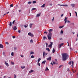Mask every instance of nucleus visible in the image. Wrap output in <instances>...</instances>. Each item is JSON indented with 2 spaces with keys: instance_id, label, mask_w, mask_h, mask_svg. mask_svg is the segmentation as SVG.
I'll list each match as a JSON object with an SVG mask.
<instances>
[{
  "instance_id": "1",
  "label": "nucleus",
  "mask_w": 78,
  "mask_h": 78,
  "mask_svg": "<svg viewBox=\"0 0 78 78\" xmlns=\"http://www.w3.org/2000/svg\"><path fill=\"white\" fill-rule=\"evenodd\" d=\"M62 61H66V60L67 59V58H69V55H68L67 54L64 53L62 55Z\"/></svg>"
},
{
  "instance_id": "2",
  "label": "nucleus",
  "mask_w": 78,
  "mask_h": 78,
  "mask_svg": "<svg viewBox=\"0 0 78 78\" xmlns=\"http://www.w3.org/2000/svg\"><path fill=\"white\" fill-rule=\"evenodd\" d=\"M65 19L64 20L65 21V24H66L67 22V23H70V22L69 20H67V17H65Z\"/></svg>"
},
{
  "instance_id": "3",
  "label": "nucleus",
  "mask_w": 78,
  "mask_h": 78,
  "mask_svg": "<svg viewBox=\"0 0 78 78\" xmlns=\"http://www.w3.org/2000/svg\"><path fill=\"white\" fill-rule=\"evenodd\" d=\"M52 36V34H48V38L49 40L51 39V37Z\"/></svg>"
},
{
  "instance_id": "4",
  "label": "nucleus",
  "mask_w": 78,
  "mask_h": 78,
  "mask_svg": "<svg viewBox=\"0 0 78 78\" xmlns=\"http://www.w3.org/2000/svg\"><path fill=\"white\" fill-rule=\"evenodd\" d=\"M53 29H50L48 30L49 31V34H51V32H53Z\"/></svg>"
},
{
  "instance_id": "5",
  "label": "nucleus",
  "mask_w": 78,
  "mask_h": 78,
  "mask_svg": "<svg viewBox=\"0 0 78 78\" xmlns=\"http://www.w3.org/2000/svg\"><path fill=\"white\" fill-rule=\"evenodd\" d=\"M48 53H45V52H43V57H44V58L45 57V55H47Z\"/></svg>"
},
{
  "instance_id": "6",
  "label": "nucleus",
  "mask_w": 78,
  "mask_h": 78,
  "mask_svg": "<svg viewBox=\"0 0 78 78\" xmlns=\"http://www.w3.org/2000/svg\"><path fill=\"white\" fill-rule=\"evenodd\" d=\"M51 44L49 45V47L50 48L52 47V45H53V42H50Z\"/></svg>"
},
{
  "instance_id": "7",
  "label": "nucleus",
  "mask_w": 78,
  "mask_h": 78,
  "mask_svg": "<svg viewBox=\"0 0 78 78\" xmlns=\"http://www.w3.org/2000/svg\"><path fill=\"white\" fill-rule=\"evenodd\" d=\"M47 60H48V61H51V57H49V58H48Z\"/></svg>"
},
{
  "instance_id": "8",
  "label": "nucleus",
  "mask_w": 78,
  "mask_h": 78,
  "mask_svg": "<svg viewBox=\"0 0 78 78\" xmlns=\"http://www.w3.org/2000/svg\"><path fill=\"white\" fill-rule=\"evenodd\" d=\"M13 30L14 31H16V30H17V27H16V26H14L13 28Z\"/></svg>"
},
{
  "instance_id": "9",
  "label": "nucleus",
  "mask_w": 78,
  "mask_h": 78,
  "mask_svg": "<svg viewBox=\"0 0 78 78\" xmlns=\"http://www.w3.org/2000/svg\"><path fill=\"white\" fill-rule=\"evenodd\" d=\"M5 65H6V66H7V67H8V66H9V65L8 64V63L6 62V61H5Z\"/></svg>"
},
{
  "instance_id": "10",
  "label": "nucleus",
  "mask_w": 78,
  "mask_h": 78,
  "mask_svg": "<svg viewBox=\"0 0 78 78\" xmlns=\"http://www.w3.org/2000/svg\"><path fill=\"white\" fill-rule=\"evenodd\" d=\"M41 13H40L39 14H37V17H39V16H41Z\"/></svg>"
},
{
  "instance_id": "11",
  "label": "nucleus",
  "mask_w": 78,
  "mask_h": 78,
  "mask_svg": "<svg viewBox=\"0 0 78 78\" xmlns=\"http://www.w3.org/2000/svg\"><path fill=\"white\" fill-rule=\"evenodd\" d=\"M0 48H3V46L1 44H0Z\"/></svg>"
},
{
  "instance_id": "12",
  "label": "nucleus",
  "mask_w": 78,
  "mask_h": 78,
  "mask_svg": "<svg viewBox=\"0 0 78 78\" xmlns=\"http://www.w3.org/2000/svg\"><path fill=\"white\" fill-rule=\"evenodd\" d=\"M45 71H47V70H49V69H48V67H46V69H45Z\"/></svg>"
},
{
  "instance_id": "13",
  "label": "nucleus",
  "mask_w": 78,
  "mask_h": 78,
  "mask_svg": "<svg viewBox=\"0 0 78 78\" xmlns=\"http://www.w3.org/2000/svg\"><path fill=\"white\" fill-rule=\"evenodd\" d=\"M33 25V24H31L30 23V28H31V27H32V25Z\"/></svg>"
},
{
  "instance_id": "14",
  "label": "nucleus",
  "mask_w": 78,
  "mask_h": 78,
  "mask_svg": "<svg viewBox=\"0 0 78 78\" xmlns=\"http://www.w3.org/2000/svg\"><path fill=\"white\" fill-rule=\"evenodd\" d=\"M55 52V49L54 48L52 50V53H54Z\"/></svg>"
},
{
  "instance_id": "15",
  "label": "nucleus",
  "mask_w": 78,
  "mask_h": 78,
  "mask_svg": "<svg viewBox=\"0 0 78 78\" xmlns=\"http://www.w3.org/2000/svg\"><path fill=\"white\" fill-rule=\"evenodd\" d=\"M9 25L10 27H11V26H12V22H10Z\"/></svg>"
},
{
  "instance_id": "16",
  "label": "nucleus",
  "mask_w": 78,
  "mask_h": 78,
  "mask_svg": "<svg viewBox=\"0 0 78 78\" xmlns=\"http://www.w3.org/2000/svg\"><path fill=\"white\" fill-rule=\"evenodd\" d=\"M21 68L22 69H25V66H21Z\"/></svg>"
},
{
  "instance_id": "17",
  "label": "nucleus",
  "mask_w": 78,
  "mask_h": 78,
  "mask_svg": "<svg viewBox=\"0 0 78 78\" xmlns=\"http://www.w3.org/2000/svg\"><path fill=\"white\" fill-rule=\"evenodd\" d=\"M32 72H34V71L33 70H31L29 72V73H32Z\"/></svg>"
},
{
  "instance_id": "18",
  "label": "nucleus",
  "mask_w": 78,
  "mask_h": 78,
  "mask_svg": "<svg viewBox=\"0 0 78 78\" xmlns=\"http://www.w3.org/2000/svg\"><path fill=\"white\" fill-rule=\"evenodd\" d=\"M71 6H72L73 7H74V6H75V4H72L71 5Z\"/></svg>"
},
{
  "instance_id": "19",
  "label": "nucleus",
  "mask_w": 78,
  "mask_h": 78,
  "mask_svg": "<svg viewBox=\"0 0 78 78\" xmlns=\"http://www.w3.org/2000/svg\"><path fill=\"white\" fill-rule=\"evenodd\" d=\"M73 63H74V62L73 61H72V65H71V66L72 67H73Z\"/></svg>"
},
{
  "instance_id": "20",
  "label": "nucleus",
  "mask_w": 78,
  "mask_h": 78,
  "mask_svg": "<svg viewBox=\"0 0 78 78\" xmlns=\"http://www.w3.org/2000/svg\"><path fill=\"white\" fill-rule=\"evenodd\" d=\"M46 50H48V51L49 52L50 51V49H49L48 48H46Z\"/></svg>"
},
{
  "instance_id": "21",
  "label": "nucleus",
  "mask_w": 78,
  "mask_h": 78,
  "mask_svg": "<svg viewBox=\"0 0 78 78\" xmlns=\"http://www.w3.org/2000/svg\"><path fill=\"white\" fill-rule=\"evenodd\" d=\"M45 62H46V61H45V60L44 61H43L42 64H45Z\"/></svg>"
},
{
  "instance_id": "22",
  "label": "nucleus",
  "mask_w": 78,
  "mask_h": 78,
  "mask_svg": "<svg viewBox=\"0 0 78 78\" xmlns=\"http://www.w3.org/2000/svg\"><path fill=\"white\" fill-rule=\"evenodd\" d=\"M45 7V4H44L42 5V6H41V8H44Z\"/></svg>"
},
{
  "instance_id": "23",
  "label": "nucleus",
  "mask_w": 78,
  "mask_h": 78,
  "mask_svg": "<svg viewBox=\"0 0 78 78\" xmlns=\"http://www.w3.org/2000/svg\"><path fill=\"white\" fill-rule=\"evenodd\" d=\"M64 27V26H60L59 27V28H60V29L62 28H63Z\"/></svg>"
},
{
  "instance_id": "24",
  "label": "nucleus",
  "mask_w": 78,
  "mask_h": 78,
  "mask_svg": "<svg viewBox=\"0 0 78 78\" xmlns=\"http://www.w3.org/2000/svg\"><path fill=\"white\" fill-rule=\"evenodd\" d=\"M43 39L44 40H45V39H47V37H43Z\"/></svg>"
},
{
  "instance_id": "25",
  "label": "nucleus",
  "mask_w": 78,
  "mask_h": 78,
  "mask_svg": "<svg viewBox=\"0 0 78 78\" xmlns=\"http://www.w3.org/2000/svg\"><path fill=\"white\" fill-rule=\"evenodd\" d=\"M36 9L35 8H33L32 9V11H33L34 10H35Z\"/></svg>"
},
{
  "instance_id": "26",
  "label": "nucleus",
  "mask_w": 78,
  "mask_h": 78,
  "mask_svg": "<svg viewBox=\"0 0 78 78\" xmlns=\"http://www.w3.org/2000/svg\"><path fill=\"white\" fill-rule=\"evenodd\" d=\"M60 33L61 34H63V33H64V31L62 30H61Z\"/></svg>"
},
{
  "instance_id": "27",
  "label": "nucleus",
  "mask_w": 78,
  "mask_h": 78,
  "mask_svg": "<svg viewBox=\"0 0 78 78\" xmlns=\"http://www.w3.org/2000/svg\"><path fill=\"white\" fill-rule=\"evenodd\" d=\"M11 55L12 56H14V52H12Z\"/></svg>"
},
{
  "instance_id": "28",
  "label": "nucleus",
  "mask_w": 78,
  "mask_h": 78,
  "mask_svg": "<svg viewBox=\"0 0 78 78\" xmlns=\"http://www.w3.org/2000/svg\"><path fill=\"white\" fill-rule=\"evenodd\" d=\"M61 44H59L58 45V47H59V48H61Z\"/></svg>"
},
{
  "instance_id": "29",
  "label": "nucleus",
  "mask_w": 78,
  "mask_h": 78,
  "mask_svg": "<svg viewBox=\"0 0 78 78\" xmlns=\"http://www.w3.org/2000/svg\"><path fill=\"white\" fill-rule=\"evenodd\" d=\"M30 36L31 37H33L34 36V35H33V34H31L30 35Z\"/></svg>"
},
{
  "instance_id": "30",
  "label": "nucleus",
  "mask_w": 78,
  "mask_h": 78,
  "mask_svg": "<svg viewBox=\"0 0 78 78\" xmlns=\"http://www.w3.org/2000/svg\"><path fill=\"white\" fill-rule=\"evenodd\" d=\"M33 40H31L30 41V43H33Z\"/></svg>"
},
{
  "instance_id": "31",
  "label": "nucleus",
  "mask_w": 78,
  "mask_h": 78,
  "mask_svg": "<svg viewBox=\"0 0 78 78\" xmlns=\"http://www.w3.org/2000/svg\"><path fill=\"white\" fill-rule=\"evenodd\" d=\"M11 64H12V65H14V63L13 62H11Z\"/></svg>"
},
{
  "instance_id": "32",
  "label": "nucleus",
  "mask_w": 78,
  "mask_h": 78,
  "mask_svg": "<svg viewBox=\"0 0 78 78\" xmlns=\"http://www.w3.org/2000/svg\"><path fill=\"white\" fill-rule=\"evenodd\" d=\"M10 7H13V5H12V4H11L10 5Z\"/></svg>"
},
{
  "instance_id": "33",
  "label": "nucleus",
  "mask_w": 78,
  "mask_h": 78,
  "mask_svg": "<svg viewBox=\"0 0 78 78\" xmlns=\"http://www.w3.org/2000/svg\"><path fill=\"white\" fill-rule=\"evenodd\" d=\"M72 63V62L71 61H70V62H69V65H70V64H71Z\"/></svg>"
},
{
  "instance_id": "34",
  "label": "nucleus",
  "mask_w": 78,
  "mask_h": 78,
  "mask_svg": "<svg viewBox=\"0 0 78 78\" xmlns=\"http://www.w3.org/2000/svg\"><path fill=\"white\" fill-rule=\"evenodd\" d=\"M33 3L34 4V3H36V1H34L33 2Z\"/></svg>"
},
{
  "instance_id": "35",
  "label": "nucleus",
  "mask_w": 78,
  "mask_h": 78,
  "mask_svg": "<svg viewBox=\"0 0 78 78\" xmlns=\"http://www.w3.org/2000/svg\"><path fill=\"white\" fill-rule=\"evenodd\" d=\"M32 3V2H28V4H31Z\"/></svg>"
},
{
  "instance_id": "36",
  "label": "nucleus",
  "mask_w": 78,
  "mask_h": 78,
  "mask_svg": "<svg viewBox=\"0 0 78 78\" xmlns=\"http://www.w3.org/2000/svg\"><path fill=\"white\" fill-rule=\"evenodd\" d=\"M31 58H34V56L33 55H31Z\"/></svg>"
},
{
  "instance_id": "37",
  "label": "nucleus",
  "mask_w": 78,
  "mask_h": 78,
  "mask_svg": "<svg viewBox=\"0 0 78 78\" xmlns=\"http://www.w3.org/2000/svg\"><path fill=\"white\" fill-rule=\"evenodd\" d=\"M32 54H34V52H33V51H31L30 52V55H31Z\"/></svg>"
},
{
  "instance_id": "38",
  "label": "nucleus",
  "mask_w": 78,
  "mask_h": 78,
  "mask_svg": "<svg viewBox=\"0 0 78 78\" xmlns=\"http://www.w3.org/2000/svg\"><path fill=\"white\" fill-rule=\"evenodd\" d=\"M2 55H4V56H5V51L3 52Z\"/></svg>"
},
{
  "instance_id": "39",
  "label": "nucleus",
  "mask_w": 78,
  "mask_h": 78,
  "mask_svg": "<svg viewBox=\"0 0 78 78\" xmlns=\"http://www.w3.org/2000/svg\"><path fill=\"white\" fill-rule=\"evenodd\" d=\"M63 66V65H60L58 67L59 69V68H61Z\"/></svg>"
},
{
  "instance_id": "40",
  "label": "nucleus",
  "mask_w": 78,
  "mask_h": 78,
  "mask_svg": "<svg viewBox=\"0 0 78 78\" xmlns=\"http://www.w3.org/2000/svg\"><path fill=\"white\" fill-rule=\"evenodd\" d=\"M31 33L30 32L28 33V35H30V36L31 35Z\"/></svg>"
},
{
  "instance_id": "41",
  "label": "nucleus",
  "mask_w": 78,
  "mask_h": 78,
  "mask_svg": "<svg viewBox=\"0 0 78 78\" xmlns=\"http://www.w3.org/2000/svg\"><path fill=\"white\" fill-rule=\"evenodd\" d=\"M41 58H39L38 60V61H41Z\"/></svg>"
},
{
  "instance_id": "42",
  "label": "nucleus",
  "mask_w": 78,
  "mask_h": 78,
  "mask_svg": "<svg viewBox=\"0 0 78 78\" xmlns=\"http://www.w3.org/2000/svg\"><path fill=\"white\" fill-rule=\"evenodd\" d=\"M53 62V64H56V62Z\"/></svg>"
},
{
  "instance_id": "43",
  "label": "nucleus",
  "mask_w": 78,
  "mask_h": 78,
  "mask_svg": "<svg viewBox=\"0 0 78 78\" xmlns=\"http://www.w3.org/2000/svg\"><path fill=\"white\" fill-rule=\"evenodd\" d=\"M75 12L76 13V17L77 16V12Z\"/></svg>"
},
{
  "instance_id": "44",
  "label": "nucleus",
  "mask_w": 78,
  "mask_h": 78,
  "mask_svg": "<svg viewBox=\"0 0 78 78\" xmlns=\"http://www.w3.org/2000/svg\"><path fill=\"white\" fill-rule=\"evenodd\" d=\"M37 65H38V66H41V64H40V63H38Z\"/></svg>"
},
{
  "instance_id": "45",
  "label": "nucleus",
  "mask_w": 78,
  "mask_h": 78,
  "mask_svg": "<svg viewBox=\"0 0 78 78\" xmlns=\"http://www.w3.org/2000/svg\"><path fill=\"white\" fill-rule=\"evenodd\" d=\"M28 27V25H27V26L26 25H24V27L25 28H27V27Z\"/></svg>"
},
{
  "instance_id": "46",
  "label": "nucleus",
  "mask_w": 78,
  "mask_h": 78,
  "mask_svg": "<svg viewBox=\"0 0 78 78\" xmlns=\"http://www.w3.org/2000/svg\"><path fill=\"white\" fill-rule=\"evenodd\" d=\"M12 37L13 39H15V38H16V37H15V36H12Z\"/></svg>"
},
{
  "instance_id": "47",
  "label": "nucleus",
  "mask_w": 78,
  "mask_h": 78,
  "mask_svg": "<svg viewBox=\"0 0 78 78\" xmlns=\"http://www.w3.org/2000/svg\"><path fill=\"white\" fill-rule=\"evenodd\" d=\"M58 61L56 59H55V61L54 62H56H56H57Z\"/></svg>"
},
{
  "instance_id": "48",
  "label": "nucleus",
  "mask_w": 78,
  "mask_h": 78,
  "mask_svg": "<svg viewBox=\"0 0 78 78\" xmlns=\"http://www.w3.org/2000/svg\"><path fill=\"white\" fill-rule=\"evenodd\" d=\"M14 22H15V20H14L13 22H12V24H14Z\"/></svg>"
},
{
  "instance_id": "49",
  "label": "nucleus",
  "mask_w": 78,
  "mask_h": 78,
  "mask_svg": "<svg viewBox=\"0 0 78 78\" xmlns=\"http://www.w3.org/2000/svg\"><path fill=\"white\" fill-rule=\"evenodd\" d=\"M5 44H8H8H9V43L8 42H6Z\"/></svg>"
},
{
  "instance_id": "50",
  "label": "nucleus",
  "mask_w": 78,
  "mask_h": 78,
  "mask_svg": "<svg viewBox=\"0 0 78 78\" xmlns=\"http://www.w3.org/2000/svg\"><path fill=\"white\" fill-rule=\"evenodd\" d=\"M14 50H17V48H14Z\"/></svg>"
},
{
  "instance_id": "51",
  "label": "nucleus",
  "mask_w": 78,
  "mask_h": 78,
  "mask_svg": "<svg viewBox=\"0 0 78 78\" xmlns=\"http://www.w3.org/2000/svg\"><path fill=\"white\" fill-rule=\"evenodd\" d=\"M44 34H47V33H48V32L45 31L44 32Z\"/></svg>"
},
{
  "instance_id": "52",
  "label": "nucleus",
  "mask_w": 78,
  "mask_h": 78,
  "mask_svg": "<svg viewBox=\"0 0 78 78\" xmlns=\"http://www.w3.org/2000/svg\"><path fill=\"white\" fill-rule=\"evenodd\" d=\"M60 45H61V46H62L63 45H64V44L62 43L61 44H60Z\"/></svg>"
},
{
  "instance_id": "53",
  "label": "nucleus",
  "mask_w": 78,
  "mask_h": 78,
  "mask_svg": "<svg viewBox=\"0 0 78 78\" xmlns=\"http://www.w3.org/2000/svg\"><path fill=\"white\" fill-rule=\"evenodd\" d=\"M20 56H21V57H22V58H23V55H20Z\"/></svg>"
},
{
  "instance_id": "54",
  "label": "nucleus",
  "mask_w": 78,
  "mask_h": 78,
  "mask_svg": "<svg viewBox=\"0 0 78 78\" xmlns=\"http://www.w3.org/2000/svg\"><path fill=\"white\" fill-rule=\"evenodd\" d=\"M14 78H16V75L14 74Z\"/></svg>"
},
{
  "instance_id": "55",
  "label": "nucleus",
  "mask_w": 78,
  "mask_h": 78,
  "mask_svg": "<svg viewBox=\"0 0 78 78\" xmlns=\"http://www.w3.org/2000/svg\"><path fill=\"white\" fill-rule=\"evenodd\" d=\"M53 20H54V17H53V19L52 20V22H53Z\"/></svg>"
},
{
  "instance_id": "56",
  "label": "nucleus",
  "mask_w": 78,
  "mask_h": 78,
  "mask_svg": "<svg viewBox=\"0 0 78 78\" xmlns=\"http://www.w3.org/2000/svg\"><path fill=\"white\" fill-rule=\"evenodd\" d=\"M18 32L19 33H20V30H18Z\"/></svg>"
},
{
  "instance_id": "57",
  "label": "nucleus",
  "mask_w": 78,
  "mask_h": 78,
  "mask_svg": "<svg viewBox=\"0 0 78 78\" xmlns=\"http://www.w3.org/2000/svg\"><path fill=\"white\" fill-rule=\"evenodd\" d=\"M70 51H72V48H70Z\"/></svg>"
},
{
  "instance_id": "58",
  "label": "nucleus",
  "mask_w": 78,
  "mask_h": 78,
  "mask_svg": "<svg viewBox=\"0 0 78 78\" xmlns=\"http://www.w3.org/2000/svg\"><path fill=\"white\" fill-rule=\"evenodd\" d=\"M65 6H68V5H64Z\"/></svg>"
},
{
  "instance_id": "59",
  "label": "nucleus",
  "mask_w": 78,
  "mask_h": 78,
  "mask_svg": "<svg viewBox=\"0 0 78 78\" xmlns=\"http://www.w3.org/2000/svg\"><path fill=\"white\" fill-rule=\"evenodd\" d=\"M67 71L68 72H69V68H68L67 69Z\"/></svg>"
},
{
  "instance_id": "60",
  "label": "nucleus",
  "mask_w": 78,
  "mask_h": 78,
  "mask_svg": "<svg viewBox=\"0 0 78 78\" xmlns=\"http://www.w3.org/2000/svg\"><path fill=\"white\" fill-rule=\"evenodd\" d=\"M63 16V14H62L61 15V17H62V16Z\"/></svg>"
},
{
  "instance_id": "61",
  "label": "nucleus",
  "mask_w": 78,
  "mask_h": 78,
  "mask_svg": "<svg viewBox=\"0 0 78 78\" xmlns=\"http://www.w3.org/2000/svg\"><path fill=\"white\" fill-rule=\"evenodd\" d=\"M6 77V76H4V78H5Z\"/></svg>"
},
{
  "instance_id": "62",
  "label": "nucleus",
  "mask_w": 78,
  "mask_h": 78,
  "mask_svg": "<svg viewBox=\"0 0 78 78\" xmlns=\"http://www.w3.org/2000/svg\"><path fill=\"white\" fill-rule=\"evenodd\" d=\"M69 14H70V16H71V13H70V12L69 13Z\"/></svg>"
},
{
  "instance_id": "63",
  "label": "nucleus",
  "mask_w": 78,
  "mask_h": 78,
  "mask_svg": "<svg viewBox=\"0 0 78 78\" xmlns=\"http://www.w3.org/2000/svg\"><path fill=\"white\" fill-rule=\"evenodd\" d=\"M67 44H68V46H69V42H67Z\"/></svg>"
},
{
  "instance_id": "64",
  "label": "nucleus",
  "mask_w": 78,
  "mask_h": 78,
  "mask_svg": "<svg viewBox=\"0 0 78 78\" xmlns=\"http://www.w3.org/2000/svg\"><path fill=\"white\" fill-rule=\"evenodd\" d=\"M46 46L48 45V44H47V43H46Z\"/></svg>"
}]
</instances>
